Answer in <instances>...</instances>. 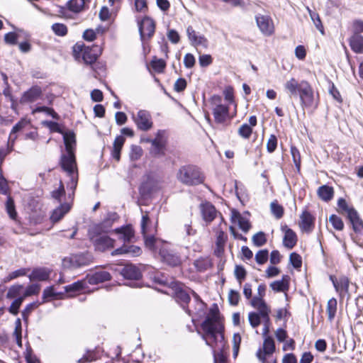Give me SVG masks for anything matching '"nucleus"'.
I'll use <instances>...</instances> for the list:
<instances>
[{
	"label": "nucleus",
	"mask_w": 363,
	"mask_h": 363,
	"mask_svg": "<svg viewBox=\"0 0 363 363\" xmlns=\"http://www.w3.org/2000/svg\"><path fill=\"white\" fill-rule=\"evenodd\" d=\"M201 328L203 330L201 337L206 344L213 350L214 354L216 350L220 351L225 345L224 326L220 320L219 311L216 304L214 308L210 309V315L202 322Z\"/></svg>",
	"instance_id": "1"
},
{
	"label": "nucleus",
	"mask_w": 363,
	"mask_h": 363,
	"mask_svg": "<svg viewBox=\"0 0 363 363\" xmlns=\"http://www.w3.org/2000/svg\"><path fill=\"white\" fill-rule=\"evenodd\" d=\"M284 88L290 97L299 96L303 106L311 107L314 105L313 90L307 81L298 82L295 78H291L284 84Z\"/></svg>",
	"instance_id": "2"
},
{
	"label": "nucleus",
	"mask_w": 363,
	"mask_h": 363,
	"mask_svg": "<svg viewBox=\"0 0 363 363\" xmlns=\"http://www.w3.org/2000/svg\"><path fill=\"white\" fill-rule=\"evenodd\" d=\"M72 52L77 60L82 59L84 64L91 65L96 70L98 68L96 62L102 53V48L98 45L86 46L83 43L78 42L72 47Z\"/></svg>",
	"instance_id": "3"
},
{
	"label": "nucleus",
	"mask_w": 363,
	"mask_h": 363,
	"mask_svg": "<svg viewBox=\"0 0 363 363\" xmlns=\"http://www.w3.org/2000/svg\"><path fill=\"white\" fill-rule=\"evenodd\" d=\"M177 180L186 186H196L203 183L205 177L199 167L193 164L181 166L176 174Z\"/></svg>",
	"instance_id": "4"
},
{
	"label": "nucleus",
	"mask_w": 363,
	"mask_h": 363,
	"mask_svg": "<svg viewBox=\"0 0 363 363\" xmlns=\"http://www.w3.org/2000/svg\"><path fill=\"white\" fill-rule=\"evenodd\" d=\"M212 113L215 122L218 124L225 125L231 119L229 111V106L223 104V99L220 96L213 95L210 99Z\"/></svg>",
	"instance_id": "5"
},
{
	"label": "nucleus",
	"mask_w": 363,
	"mask_h": 363,
	"mask_svg": "<svg viewBox=\"0 0 363 363\" xmlns=\"http://www.w3.org/2000/svg\"><path fill=\"white\" fill-rule=\"evenodd\" d=\"M330 279L335 291L339 294L340 301H343L346 299V303H347L349 300L351 298V294L349 290L350 286L352 285L356 287V285L351 283L350 279L345 276H342L339 279H333L330 277Z\"/></svg>",
	"instance_id": "6"
},
{
	"label": "nucleus",
	"mask_w": 363,
	"mask_h": 363,
	"mask_svg": "<svg viewBox=\"0 0 363 363\" xmlns=\"http://www.w3.org/2000/svg\"><path fill=\"white\" fill-rule=\"evenodd\" d=\"M138 30L140 40L144 43L153 36L155 31V21L148 16L144 17L140 21H138Z\"/></svg>",
	"instance_id": "7"
},
{
	"label": "nucleus",
	"mask_w": 363,
	"mask_h": 363,
	"mask_svg": "<svg viewBox=\"0 0 363 363\" xmlns=\"http://www.w3.org/2000/svg\"><path fill=\"white\" fill-rule=\"evenodd\" d=\"M60 165L68 175L78 174L74 152H67L66 154H62L60 159Z\"/></svg>",
	"instance_id": "8"
},
{
	"label": "nucleus",
	"mask_w": 363,
	"mask_h": 363,
	"mask_svg": "<svg viewBox=\"0 0 363 363\" xmlns=\"http://www.w3.org/2000/svg\"><path fill=\"white\" fill-rule=\"evenodd\" d=\"M159 256L163 262L171 267H177L182 263L180 257L169 250L166 244L160 248Z\"/></svg>",
	"instance_id": "9"
},
{
	"label": "nucleus",
	"mask_w": 363,
	"mask_h": 363,
	"mask_svg": "<svg viewBox=\"0 0 363 363\" xmlns=\"http://www.w3.org/2000/svg\"><path fill=\"white\" fill-rule=\"evenodd\" d=\"M133 118L139 130L147 131L152 127L151 115L145 110H140Z\"/></svg>",
	"instance_id": "10"
},
{
	"label": "nucleus",
	"mask_w": 363,
	"mask_h": 363,
	"mask_svg": "<svg viewBox=\"0 0 363 363\" xmlns=\"http://www.w3.org/2000/svg\"><path fill=\"white\" fill-rule=\"evenodd\" d=\"M255 19L258 28L264 35L269 36L274 33L273 22L269 16L259 14Z\"/></svg>",
	"instance_id": "11"
},
{
	"label": "nucleus",
	"mask_w": 363,
	"mask_h": 363,
	"mask_svg": "<svg viewBox=\"0 0 363 363\" xmlns=\"http://www.w3.org/2000/svg\"><path fill=\"white\" fill-rule=\"evenodd\" d=\"M150 143H151L152 147L150 152L155 157L164 155L165 141L163 139V131L159 130L156 138L153 140H150Z\"/></svg>",
	"instance_id": "12"
},
{
	"label": "nucleus",
	"mask_w": 363,
	"mask_h": 363,
	"mask_svg": "<svg viewBox=\"0 0 363 363\" xmlns=\"http://www.w3.org/2000/svg\"><path fill=\"white\" fill-rule=\"evenodd\" d=\"M186 35L188 39L193 46H202L206 48L208 45L207 38L203 35H198L191 26H189L186 28Z\"/></svg>",
	"instance_id": "13"
},
{
	"label": "nucleus",
	"mask_w": 363,
	"mask_h": 363,
	"mask_svg": "<svg viewBox=\"0 0 363 363\" xmlns=\"http://www.w3.org/2000/svg\"><path fill=\"white\" fill-rule=\"evenodd\" d=\"M94 245L96 250L104 252L114 247L115 240L108 235H99L92 238Z\"/></svg>",
	"instance_id": "14"
},
{
	"label": "nucleus",
	"mask_w": 363,
	"mask_h": 363,
	"mask_svg": "<svg viewBox=\"0 0 363 363\" xmlns=\"http://www.w3.org/2000/svg\"><path fill=\"white\" fill-rule=\"evenodd\" d=\"M111 279V275L110 273L104 270L96 271L86 276V280L91 285L99 284Z\"/></svg>",
	"instance_id": "15"
},
{
	"label": "nucleus",
	"mask_w": 363,
	"mask_h": 363,
	"mask_svg": "<svg viewBox=\"0 0 363 363\" xmlns=\"http://www.w3.org/2000/svg\"><path fill=\"white\" fill-rule=\"evenodd\" d=\"M266 288L267 286L264 284H261L258 286L257 295L252 298L250 301L251 306L255 308L260 309L264 308V306L269 307L263 299L266 294Z\"/></svg>",
	"instance_id": "16"
},
{
	"label": "nucleus",
	"mask_w": 363,
	"mask_h": 363,
	"mask_svg": "<svg viewBox=\"0 0 363 363\" xmlns=\"http://www.w3.org/2000/svg\"><path fill=\"white\" fill-rule=\"evenodd\" d=\"M299 225L301 230L307 233H311L314 228V216L309 211H304L301 213Z\"/></svg>",
	"instance_id": "17"
},
{
	"label": "nucleus",
	"mask_w": 363,
	"mask_h": 363,
	"mask_svg": "<svg viewBox=\"0 0 363 363\" xmlns=\"http://www.w3.org/2000/svg\"><path fill=\"white\" fill-rule=\"evenodd\" d=\"M281 229L284 233L283 238L284 246L289 250L294 248L298 240L296 233L292 229L288 228L287 225H282Z\"/></svg>",
	"instance_id": "18"
},
{
	"label": "nucleus",
	"mask_w": 363,
	"mask_h": 363,
	"mask_svg": "<svg viewBox=\"0 0 363 363\" xmlns=\"http://www.w3.org/2000/svg\"><path fill=\"white\" fill-rule=\"evenodd\" d=\"M120 273L125 279L130 280H138L142 277L140 270L132 264L123 266Z\"/></svg>",
	"instance_id": "19"
},
{
	"label": "nucleus",
	"mask_w": 363,
	"mask_h": 363,
	"mask_svg": "<svg viewBox=\"0 0 363 363\" xmlns=\"http://www.w3.org/2000/svg\"><path fill=\"white\" fill-rule=\"evenodd\" d=\"M42 95V89L38 86H33L25 91L21 98V103H33L37 101Z\"/></svg>",
	"instance_id": "20"
},
{
	"label": "nucleus",
	"mask_w": 363,
	"mask_h": 363,
	"mask_svg": "<svg viewBox=\"0 0 363 363\" xmlns=\"http://www.w3.org/2000/svg\"><path fill=\"white\" fill-rule=\"evenodd\" d=\"M142 253V250L140 247L135 245H128L124 244L122 247H118L111 252L112 256L121 255H129L131 257L139 256Z\"/></svg>",
	"instance_id": "21"
},
{
	"label": "nucleus",
	"mask_w": 363,
	"mask_h": 363,
	"mask_svg": "<svg viewBox=\"0 0 363 363\" xmlns=\"http://www.w3.org/2000/svg\"><path fill=\"white\" fill-rule=\"evenodd\" d=\"M350 221L353 231L358 235H363V220L357 211H352L347 217Z\"/></svg>",
	"instance_id": "22"
},
{
	"label": "nucleus",
	"mask_w": 363,
	"mask_h": 363,
	"mask_svg": "<svg viewBox=\"0 0 363 363\" xmlns=\"http://www.w3.org/2000/svg\"><path fill=\"white\" fill-rule=\"evenodd\" d=\"M201 211L203 219L207 223H210L211 222H212L217 215V211L216 208L214 207V206H213L211 203L208 202L206 203H202L201 205Z\"/></svg>",
	"instance_id": "23"
},
{
	"label": "nucleus",
	"mask_w": 363,
	"mask_h": 363,
	"mask_svg": "<svg viewBox=\"0 0 363 363\" xmlns=\"http://www.w3.org/2000/svg\"><path fill=\"white\" fill-rule=\"evenodd\" d=\"M145 240V247L153 252L160 251V248L164 246L166 243H164L160 240L157 239L155 236H147L146 234L143 235Z\"/></svg>",
	"instance_id": "24"
},
{
	"label": "nucleus",
	"mask_w": 363,
	"mask_h": 363,
	"mask_svg": "<svg viewBox=\"0 0 363 363\" xmlns=\"http://www.w3.org/2000/svg\"><path fill=\"white\" fill-rule=\"evenodd\" d=\"M70 205L67 203H62L59 207L55 208L50 216V220L52 223L60 221L65 215L70 210Z\"/></svg>",
	"instance_id": "25"
},
{
	"label": "nucleus",
	"mask_w": 363,
	"mask_h": 363,
	"mask_svg": "<svg viewBox=\"0 0 363 363\" xmlns=\"http://www.w3.org/2000/svg\"><path fill=\"white\" fill-rule=\"evenodd\" d=\"M50 271L46 268L34 269L29 275L30 281H46L50 277Z\"/></svg>",
	"instance_id": "26"
},
{
	"label": "nucleus",
	"mask_w": 363,
	"mask_h": 363,
	"mask_svg": "<svg viewBox=\"0 0 363 363\" xmlns=\"http://www.w3.org/2000/svg\"><path fill=\"white\" fill-rule=\"evenodd\" d=\"M125 138L122 135H118L114 140L111 155L113 158L117 161L120 160L121 151L125 143Z\"/></svg>",
	"instance_id": "27"
},
{
	"label": "nucleus",
	"mask_w": 363,
	"mask_h": 363,
	"mask_svg": "<svg viewBox=\"0 0 363 363\" xmlns=\"http://www.w3.org/2000/svg\"><path fill=\"white\" fill-rule=\"evenodd\" d=\"M317 194L321 200L328 202L334 196V189L328 185H323L318 189Z\"/></svg>",
	"instance_id": "28"
},
{
	"label": "nucleus",
	"mask_w": 363,
	"mask_h": 363,
	"mask_svg": "<svg viewBox=\"0 0 363 363\" xmlns=\"http://www.w3.org/2000/svg\"><path fill=\"white\" fill-rule=\"evenodd\" d=\"M62 135H63L66 152H74L76 147L75 134L72 131H64V134Z\"/></svg>",
	"instance_id": "29"
},
{
	"label": "nucleus",
	"mask_w": 363,
	"mask_h": 363,
	"mask_svg": "<svg viewBox=\"0 0 363 363\" xmlns=\"http://www.w3.org/2000/svg\"><path fill=\"white\" fill-rule=\"evenodd\" d=\"M351 49L356 53H363V36L354 33L350 40Z\"/></svg>",
	"instance_id": "30"
},
{
	"label": "nucleus",
	"mask_w": 363,
	"mask_h": 363,
	"mask_svg": "<svg viewBox=\"0 0 363 363\" xmlns=\"http://www.w3.org/2000/svg\"><path fill=\"white\" fill-rule=\"evenodd\" d=\"M257 310H258V311H259L262 318L263 319L264 327H263L262 335H263V336H267L268 333H269V325H270L269 313L271 311L270 308L264 306V308H260V309H257Z\"/></svg>",
	"instance_id": "31"
},
{
	"label": "nucleus",
	"mask_w": 363,
	"mask_h": 363,
	"mask_svg": "<svg viewBox=\"0 0 363 363\" xmlns=\"http://www.w3.org/2000/svg\"><path fill=\"white\" fill-rule=\"evenodd\" d=\"M67 6L70 11L79 13L86 9V2L85 0H69Z\"/></svg>",
	"instance_id": "32"
},
{
	"label": "nucleus",
	"mask_w": 363,
	"mask_h": 363,
	"mask_svg": "<svg viewBox=\"0 0 363 363\" xmlns=\"http://www.w3.org/2000/svg\"><path fill=\"white\" fill-rule=\"evenodd\" d=\"M288 279L289 276L284 275L281 280H277L271 283L270 287L273 291L277 292L285 291L289 289Z\"/></svg>",
	"instance_id": "33"
},
{
	"label": "nucleus",
	"mask_w": 363,
	"mask_h": 363,
	"mask_svg": "<svg viewBox=\"0 0 363 363\" xmlns=\"http://www.w3.org/2000/svg\"><path fill=\"white\" fill-rule=\"evenodd\" d=\"M62 265L65 270H74L79 268L75 255L65 257L62 259Z\"/></svg>",
	"instance_id": "34"
},
{
	"label": "nucleus",
	"mask_w": 363,
	"mask_h": 363,
	"mask_svg": "<svg viewBox=\"0 0 363 363\" xmlns=\"http://www.w3.org/2000/svg\"><path fill=\"white\" fill-rule=\"evenodd\" d=\"M337 207L338 213L342 216H345L346 217H348L351 212L356 211L352 206H349L346 200L343 198H340L338 199Z\"/></svg>",
	"instance_id": "35"
},
{
	"label": "nucleus",
	"mask_w": 363,
	"mask_h": 363,
	"mask_svg": "<svg viewBox=\"0 0 363 363\" xmlns=\"http://www.w3.org/2000/svg\"><path fill=\"white\" fill-rule=\"evenodd\" d=\"M116 233L121 235L120 239L124 242H130L134 236L133 229L129 226H124L115 230Z\"/></svg>",
	"instance_id": "36"
},
{
	"label": "nucleus",
	"mask_w": 363,
	"mask_h": 363,
	"mask_svg": "<svg viewBox=\"0 0 363 363\" xmlns=\"http://www.w3.org/2000/svg\"><path fill=\"white\" fill-rule=\"evenodd\" d=\"M76 258L78 262L79 268L89 265L93 262L94 257L89 252H83L79 254H75Z\"/></svg>",
	"instance_id": "37"
},
{
	"label": "nucleus",
	"mask_w": 363,
	"mask_h": 363,
	"mask_svg": "<svg viewBox=\"0 0 363 363\" xmlns=\"http://www.w3.org/2000/svg\"><path fill=\"white\" fill-rule=\"evenodd\" d=\"M175 297L177 301L180 303L184 308H185L186 305H187L191 300L189 294L182 289H177Z\"/></svg>",
	"instance_id": "38"
},
{
	"label": "nucleus",
	"mask_w": 363,
	"mask_h": 363,
	"mask_svg": "<svg viewBox=\"0 0 363 363\" xmlns=\"http://www.w3.org/2000/svg\"><path fill=\"white\" fill-rule=\"evenodd\" d=\"M337 300L335 298H332L328 301L326 312L330 322H332L335 318L337 312Z\"/></svg>",
	"instance_id": "39"
},
{
	"label": "nucleus",
	"mask_w": 363,
	"mask_h": 363,
	"mask_svg": "<svg viewBox=\"0 0 363 363\" xmlns=\"http://www.w3.org/2000/svg\"><path fill=\"white\" fill-rule=\"evenodd\" d=\"M194 266L199 272H204L211 267L212 264L208 258H200L194 262Z\"/></svg>",
	"instance_id": "40"
},
{
	"label": "nucleus",
	"mask_w": 363,
	"mask_h": 363,
	"mask_svg": "<svg viewBox=\"0 0 363 363\" xmlns=\"http://www.w3.org/2000/svg\"><path fill=\"white\" fill-rule=\"evenodd\" d=\"M263 349L265 354H271L275 351V343L270 336H264Z\"/></svg>",
	"instance_id": "41"
},
{
	"label": "nucleus",
	"mask_w": 363,
	"mask_h": 363,
	"mask_svg": "<svg viewBox=\"0 0 363 363\" xmlns=\"http://www.w3.org/2000/svg\"><path fill=\"white\" fill-rule=\"evenodd\" d=\"M28 122L26 120H21L18 121L15 125L13 127L10 135H9V140L13 142L16 139V134L21 131L26 125Z\"/></svg>",
	"instance_id": "42"
},
{
	"label": "nucleus",
	"mask_w": 363,
	"mask_h": 363,
	"mask_svg": "<svg viewBox=\"0 0 363 363\" xmlns=\"http://www.w3.org/2000/svg\"><path fill=\"white\" fill-rule=\"evenodd\" d=\"M329 221L335 230H342L344 229V223L342 218L337 215H331L329 218Z\"/></svg>",
	"instance_id": "43"
},
{
	"label": "nucleus",
	"mask_w": 363,
	"mask_h": 363,
	"mask_svg": "<svg viewBox=\"0 0 363 363\" xmlns=\"http://www.w3.org/2000/svg\"><path fill=\"white\" fill-rule=\"evenodd\" d=\"M261 315L259 311L258 313L256 312H250L248 314V320L250 322V325L255 328L258 327L261 323Z\"/></svg>",
	"instance_id": "44"
},
{
	"label": "nucleus",
	"mask_w": 363,
	"mask_h": 363,
	"mask_svg": "<svg viewBox=\"0 0 363 363\" xmlns=\"http://www.w3.org/2000/svg\"><path fill=\"white\" fill-rule=\"evenodd\" d=\"M234 274L240 285H241L242 282L246 278L247 272L242 266L236 265L235 267Z\"/></svg>",
	"instance_id": "45"
},
{
	"label": "nucleus",
	"mask_w": 363,
	"mask_h": 363,
	"mask_svg": "<svg viewBox=\"0 0 363 363\" xmlns=\"http://www.w3.org/2000/svg\"><path fill=\"white\" fill-rule=\"evenodd\" d=\"M23 289V286L21 284L13 285L11 286L6 294L7 298H14L21 294L22 289Z\"/></svg>",
	"instance_id": "46"
},
{
	"label": "nucleus",
	"mask_w": 363,
	"mask_h": 363,
	"mask_svg": "<svg viewBox=\"0 0 363 363\" xmlns=\"http://www.w3.org/2000/svg\"><path fill=\"white\" fill-rule=\"evenodd\" d=\"M85 282L84 281H77L72 284L65 286L66 292H77L84 288Z\"/></svg>",
	"instance_id": "47"
},
{
	"label": "nucleus",
	"mask_w": 363,
	"mask_h": 363,
	"mask_svg": "<svg viewBox=\"0 0 363 363\" xmlns=\"http://www.w3.org/2000/svg\"><path fill=\"white\" fill-rule=\"evenodd\" d=\"M6 207L9 217L14 220L17 216L16 211L15 210L14 201L11 197L9 196L6 203Z\"/></svg>",
	"instance_id": "48"
},
{
	"label": "nucleus",
	"mask_w": 363,
	"mask_h": 363,
	"mask_svg": "<svg viewBox=\"0 0 363 363\" xmlns=\"http://www.w3.org/2000/svg\"><path fill=\"white\" fill-rule=\"evenodd\" d=\"M52 30L58 36H65L67 33V27L63 23H54L52 26Z\"/></svg>",
	"instance_id": "49"
},
{
	"label": "nucleus",
	"mask_w": 363,
	"mask_h": 363,
	"mask_svg": "<svg viewBox=\"0 0 363 363\" xmlns=\"http://www.w3.org/2000/svg\"><path fill=\"white\" fill-rule=\"evenodd\" d=\"M151 66L155 72L162 73L166 67V62L162 59L155 58L151 62Z\"/></svg>",
	"instance_id": "50"
},
{
	"label": "nucleus",
	"mask_w": 363,
	"mask_h": 363,
	"mask_svg": "<svg viewBox=\"0 0 363 363\" xmlns=\"http://www.w3.org/2000/svg\"><path fill=\"white\" fill-rule=\"evenodd\" d=\"M40 303L38 301L32 302L29 304H28L26 308L22 311V317L23 319L25 321L28 320L29 315L31 313V312L36 308L39 306Z\"/></svg>",
	"instance_id": "51"
},
{
	"label": "nucleus",
	"mask_w": 363,
	"mask_h": 363,
	"mask_svg": "<svg viewBox=\"0 0 363 363\" xmlns=\"http://www.w3.org/2000/svg\"><path fill=\"white\" fill-rule=\"evenodd\" d=\"M272 214L277 218H281L284 215V208L277 202L274 201L270 205Z\"/></svg>",
	"instance_id": "52"
},
{
	"label": "nucleus",
	"mask_w": 363,
	"mask_h": 363,
	"mask_svg": "<svg viewBox=\"0 0 363 363\" xmlns=\"http://www.w3.org/2000/svg\"><path fill=\"white\" fill-rule=\"evenodd\" d=\"M252 242L257 247L264 245L267 242L265 234L262 231L255 234L252 237Z\"/></svg>",
	"instance_id": "53"
},
{
	"label": "nucleus",
	"mask_w": 363,
	"mask_h": 363,
	"mask_svg": "<svg viewBox=\"0 0 363 363\" xmlns=\"http://www.w3.org/2000/svg\"><path fill=\"white\" fill-rule=\"evenodd\" d=\"M252 133V128L249 124L244 123L238 129V134L245 139H248Z\"/></svg>",
	"instance_id": "54"
},
{
	"label": "nucleus",
	"mask_w": 363,
	"mask_h": 363,
	"mask_svg": "<svg viewBox=\"0 0 363 363\" xmlns=\"http://www.w3.org/2000/svg\"><path fill=\"white\" fill-rule=\"evenodd\" d=\"M237 217L238 219L239 228L244 233H247L251 228V224L249 222V220L245 218L244 217L241 216V215L239 213H238Z\"/></svg>",
	"instance_id": "55"
},
{
	"label": "nucleus",
	"mask_w": 363,
	"mask_h": 363,
	"mask_svg": "<svg viewBox=\"0 0 363 363\" xmlns=\"http://www.w3.org/2000/svg\"><path fill=\"white\" fill-rule=\"evenodd\" d=\"M289 262L295 269H298L302 265L301 257L296 252L291 253Z\"/></svg>",
	"instance_id": "56"
},
{
	"label": "nucleus",
	"mask_w": 363,
	"mask_h": 363,
	"mask_svg": "<svg viewBox=\"0 0 363 363\" xmlns=\"http://www.w3.org/2000/svg\"><path fill=\"white\" fill-rule=\"evenodd\" d=\"M152 191V187L150 182H143L139 188V192L142 196H149Z\"/></svg>",
	"instance_id": "57"
},
{
	"label": "nucleus",
	"mask_w": 363,
	"mask_h": 363,
	"mask_svg": "<svg viewBox=\"0 0 363 363\" xmlns=\"http://www.w3.org/2000/svg\"><path fill=\"white\" fill-rule=\"evenodd\" d=\"M269 252L267 250H259L255 255V260L259 264H264L268 259Z\"/></svg>",
	"instance_id": "58"
},
{
	"label": "nucleus",
	"mask_w": 363,
	"mask_h": 363,
	"mask_svg": "<svg viewBox=\"0 0 363 363\" xmlns=\"http://www.w3.org/2000/svg\"><path fill=\"white\" fill-rule=\"evenodd\" d=\"M227 235L223 230H220L217 235L216 247H218V249H221V250H224V245L227 241Z\"/></svg>",
	"instance_id": "59"
},
{
	"label": "nucleus",
	"mask_w": 363,
	"mask_h": 363,
	"mask_svg": "<svg viewBox=\"0 0 363 363\" xmlns=\"http://www.w3.org/2000/svg\"><path fill=\"white\" fill-rule=\"evenodd\" d=\"M96 359L94 351L88 350L83 357L77 360V363H88L94 361Z\"/></svg>",
	"instance_id": "60"
},
{
	"label": "nucleus",
	"mask_w": 363,
	"mask_h": 363,
	"mask_svg": "<svg viewBox=\"0 0 363 363\" xmlns=\"http://www.w3.org/2000/svg\"><path fill=\"white\" fill-rule=\"evenodd\" d=\"M277 147V138L275 135H271L267 143V150L269 152H274Z\"/></svg>",
	"instance_id": "61"
},
{
	"label": "nucleus",
	"mask_w": 363,
	"mask_h": 363,
	"mask_svg": "<svg viewBox=\"0 0 363 363\" xmlns=\"http://www.w3.org/2000/svg\"><path fill=\"white\" fill-rule=\"evenodd\" d=\"M40 290V286L37 284H33L31 285H29L25 292H24V296H30L32 295H36L38 294Z\"/></svg>",
	"instance_id": "62"
},
{
	"label": "nucleus",
	"mask_w": 363,
	"mask_h": 363,
	"mask_svg": "<svg viewBox=\"0 0 363 363\" xmlns=\"http://www.w3.org/2000/svg\"><path fill=\"white\" fill-rule=\"evenodd\" d=\"M51 194L53 199L60 201V198L65 194V186L62 181L60 182L58 189L52 191Z\"/></svg>",
	"instance_id": "63"
},
{
	"label": "nucleus",
	"mask_w": 363,
	"mask_h": 363,
	"mask_svg": "<svg viewBox=\"0 0 363 363\" xmlns=\"http://www.w3.org/2000/svg\"><path fill=\"white\" fill-rule=\"evenodd\" d=\"M240 295L237 291L231 289L228 294V301L230 305L237 306L239 303Z\"/></svg>",
	"instance_id": "64"
}]
</instances>
